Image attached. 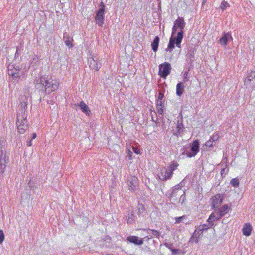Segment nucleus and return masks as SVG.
Segmentation results:
<instances>
[{"mask_svg": "<svg viewBox=\"0 0 255 255\" xmlns=\"http://www.w3.org/2000/svg\"><path fill=\"white\" fill-rule=\"evenodd\" d=\"M58 86L59 83L56 80L46 76H41L39 82L35 84L37 89L46 94H50L56 90Z\"/></svg>", "mask_w": 255, "mask_h": 255, "instance_id": "nucleus-1", "label": "nucleus"}, {"mask_svg": "<svg viewBox=\"0 0 255 255\" xmlns=\"http://www.w3.org/2000/svg\"><path fill=\"white\" fill-rule=\"evenodd\" d=\"M178 166L179 164L177 162L172 161L167 168L165 167L161 168L158 173L159 178L162 181L170 179L172 177L173 171Z\"/></svg>", "mask_w": 255, "mask_h": 255, "instance_id": "nucleus-2", "label": "nucleus"}, {"mask_svg": "<svg viewBox=\"0 0 255 255\" xmlns=\"http://www.w3.org/2000/svg\"><path fill=\"white\" fill-rule=\"evenodd\" d=\"M9 162V154L6 150L4 144L0 143V174H2Z\"/></svg>", "mask_w": 255, "mask_h": 255, "instance_id": "nucleus-3", "label": "nucleus"}, {"mask_svg": "<svg viewBox=\"0 0 255 255\" xmlns=\"http://www.w3.org/2000/svg\"><path fill=\"white\" fill-rule=\"evenodd\" d=\"M7 69L8 75L12 78L13 82L15 81V79H19L23 74L21 68L13 64H9Z\"/></svg>", "mask_w": 255, "mask_h": 255, "instance_id": "nucleus-4", "label": "nucleus"}, {"mask_svg": "<svg viewBox=\"0 0 255 255\" xmlns=\"http://www.w3.org/2000/svg\"><path fill=\"white\" fill-rule=\"evenodd\" d=\"M88 65L89 67L98 71L102 66L101 60L97 54H93L88 59Z\"/></svg>", "mask_w": 255, "mask_h": 255, "instance_id": "nucleus-5", "label": "nucleus"}, {"mask_svg": "<svg viewBox=\"0 0 255 255\" xmlns=\"http://www.w3.org/2000/svg\"><path fill=\"white\" fill-rule=\"evenodd\" d=\"M183 192L181 187L179 184L176 185L173 187L172 192L170 195L171 200L175 203H178L180 202L179 196Z\"/></svg>", "mask_w": 255, "mask_h": 255, "instance_id": "nucleus-6", "label": "nucleus"}, {"mask_svg": "<svg viewBox=\"0 0 255 255\" xmlns=\"http://www.w3.org/2000/svg\"><path fill=\"white\" fill-rule=\"evenodd\" d=\"M105 8V6L103 2H102L100 4V8L97 11L95 17L96 22L100 26H102L104 23Z\"/></svg>", "mask_w": 255, "mask_h": 255, "instance_id": "nucleus-7", "label": "nucleus"}, {"mask_svg": "<svg viewBox=\"0 0 255 255\" xmlns=\"http://www.w3.org/2000/svg\"><path fill=\"white\" fill-rule=\"evenodd\" d=\"M171 65L169 63L165 62L159 66V75L162 78H166L170 74Z\"/></svg>", "mask_w": 255, "mask_h": 255, "instance_id": "nucleus-8", "label": "nucleus"}, {"mask_svg": "<svg viewBox=\"0 0 255 255\" xmlns=\"http://www.w3.org/2000/svg\"><path fill=\"white\" fill-rule=\"evenodd\" d=\"M27 102L23 100V102H21L19 105V110L17 111V119L20 120H24V118H27V114L25 111L27 109Z\"/></svg>", "mask_w": 255, "mask_h": 255, "instance_id": "nucleus-9", "label": "nucleus"}, {"mask_svg": "<svg viewBox=\"0 0 255 255\" xmlns=\"http://www.w3.org/2000/svg\"><path fill=\"white\" fill-rule=\"evenodd\" d=\"M16 124L18 131L20 134H24L28 128L26 118H24V120L17 119Z\"/></svg>", "mask_w": 255, "mask_h": 255, "instance_id": "nucleus-10", "label": "nucleus"}, {"mask_svg": "<svg viewBox=\"0 0 255 255\" xmlns=\"http://www.w3.org/2000/svg\"><path fill=\"white\" fill-rule=\"evenodd\" d=\"M185 26V23L183 17H179L174 22V26L172 28V34L173 35L176 32L177 29H180V31H183V30Z\"/></svg>", "mask_w": 255, "mask_h": 255, "instance_id": "nucleus-11", "label": "nucleus"}, {"mask_svg": "<svg viewBox=\"0 0 255 255\" xmlns=\"http://www.w3.org/2000/svg\"><path fill=\"white\" fill-rule=\"evenodd\" d=\"M191 151L192 152H186L185 154L187 157L191 158L194 157L199 151V142L198 140H194L191 147Z\"/></svg>", "mask_w": 255, "mask_h": 255, "instance_id": "nucleus-12", "label": "nucleus"}, {"mask_svg": "<svg viewBox=\"0 0 255 255\" xmlns=\"http://www.w3.org/2000/svg\"><path fill=\"white\" fill-rule=\"evenodd\" d=\"M222 200V197L219 194H216L212 198V208L215 211L221 205Z\"/></svg>", "mask_w": 255, "mask_h": 255, "instance_id": "nucleus-13", "label": "nucleus"}, {"mask_svg": "<svg viewBox=\"0 0 255 255\" xmlns=\"http://www.w3.org/2000/svg\"><path fill=\"white\" fill-rule=\"evenodd\" d=\"M254 79L255 80V71H252L248 74L247 77L244 80V84L247 87H252L251 81H253Z\"/></svg>", "mask_w": 255, "mask_h": 255, "instance_id": "nucleus-14", "label": "nucleus"}, {"mask_svg": "<svg viewBox=\"0 0 255 255\" xmlns=\"http://www.w3.org/2000/svg\"><path fill=\"white\" fill-rule=\"evenodd\" d=\"M126 241H128L131 243H133L135 245H141L143 243V240L142 238H139L135 236H129L127 239Z\"/></svg>", "mask_w": 255, "mask_h": 255, "instance_id": "nucleus-15", "label": "nucleus"}, {"mask_svg": "<svg viewBox=\"0 0 255 255\" xmlns=\"http://www.w3.org/2000/svg\"><path fill=\"white\" fill-rule=\"evenodd\" d=\"M230 40H232L233 38L231 34L229 32H227L224 33L223 36L219 39V41L222 45L226 46L228 41Z\"/></svg>", "mask_w": 255, "mask_h": 255, "instance_id": "nucleus-16", "label": "nucleus"}, {"mask_svg": "<svg viewBox=\"0 0 255 255\" xmlns=\"http://www.w3.org/2000/svg\"><path fill=\"white\" fill-rule=\"evenodd\" d=\"M63 39L67 46L69 48H72L73 47V44L72 42L73 41V37H71L68 33H64Z\"/></svg>", "mask_w": 255, "mask_h": 255, "instance_id": "nucleus-17", "label": "nucleus"}, {"mask_svg": "<svg viewBox=\"0 0 255 255\" xmlns=\"http://www.w3.org/2000/svg\"><path fill=\"white\" fill-rule=\"evenodd\" d=\"M137 178L133 177L131 179L128 181V189L130 191H134L135 190L136 188Z\"/></svg>", "mask_w": 255, "mask_h": 255, "instance_id": "nucleus-18", "label": "nucleus"}, {"mask_svg": "<svg viewBox=\"0 0 255 255\" xmlns=\"http://www.w3.org/2000/svg\"><path fill=\"white\" fill-rule=\"evenodd\" d=\"M202 231H199V228L198 227L196 228V229L194 231V232L193 233L192 237L190 239L191 242H195V243H198L199 241V240L198 239V238L202 234Z\"/></svg>", "mask_w": 255, "mask_h": 255, "instance_id": "nucleus-19", "label": "nucleus"}, {"mask_svg": "<svg viewBox=\"0 0 255 255\" xmlns=\"http://www.w3.org/2000/svg\"><path fill=\"white\" fill-rule=\"evenodd\" d=\"M229 209L230 207L227 204H225L223 205L221 208H218L219 212L217 213V215H219V218H221L223 216H224L226 213L228 212Z\"/></svg>", "mask_w": 255, "mask_h": 255, "instance_id": "nucleus-20", "label": "nucleus"}, {"mask_svg": "<svg viewBox=\"0 0 255 255\" xmlns=\"http://www.w3.org/2000/svg\"><path fill=\"white\" fill-rule=\"evenodd\" d=\"M77 106L80 107V109L83 113L87 115H90V110L88 106L83 101H81L80 104H77Z\"/></svg>", "mask_w": 255, "mask_h": 255, "instance_id": "nucleus-21", "label": "nucleus"}, {"mask_svg": "<svg viewBox=\"0 0 255 255\" xmlns=\"http://www.w3.org/2000/svg\"><path fill=\"white\" fill-rule=\"evenodd\" d=\"M252 228L250 223H246L243 228V235L248 236L250 235Z\"/></svg>", "mask_w": 255, "mask_h": 255, "instance_id": "nucleus-22", "label": "nucleus"}, {"mask_svg": "<svg viewBox=\"0 0 255 255\" xmlns=\"http://www.w3.org/2000/svg\"><path fill=\"white\" fill-rule=\"evenodd\" d=\"M220 218H219V215L218 216H216L215 214V213H212L211 215H210L209 217L207 219V222L211 224V226H214V221H218L219 220Z\"/></svg>", "mask_w": 255, "mask_h": 255, "instance_id": "nucleus-23", "label": "nucleus"}, {"mask_svg": "<svg viewBox=\"0 0 255 255\" xmlns=\"http://www.w3.org/2000/svg\"><path fill=\"white\" fill-rule=\"evenodd\" d=\"M175 41L176 37H173V35H172V36L170 37L169 40L168 47L165 50L167 52L169 51L170 52H171V50L175 47Z\"/></svg>", "mask_w": 255, "mask_h": 255, "instance_id": "nucleus-24", "label": "nucleus"}, {"mask_svg": "<svg viewBox=\"0 0 255 255\" xmlns=\"http://www.w3.org/2000/svg\"><path fill=\"white\" fill-rule=\"evenodd\" d=\"M183 31H180L176 37L175 44L178 48H181V43L183 37Z\"/></svg>", "mask_w": 255, "mask_h": 255, "instance_id": "nucleus-25", "label": "nucleus"}, {"mask_svg": "<svg viewBox=\"0 0 255 255\" xmlns=\"http://www.w3.org/2000/svg\"><path fill=\"white\" fill-rule=\"evenodd\" d=\"M159 37L158 36H156L153 41L151 43V47L153 51L154 52H156L158 50V48L159 46Z\"/></svg>", "mask_w": 255, "mask_h": 255, "instance_id": "nucleus-26", "label": "nucleus"}, {"mask_svg": "<svg viewBox=\"0 0 255 255\" xmlns=\"http://www.w3.org/2000/svg\"><path fill=\"white\" fill-rule=\"evenodd\" d=\"M184 86L183 83L182 82H179L177 84L176 86V94L178 96H181L184 92Z\"/></svg>", "mask_w": 255, "mask_h": 255, "instance_id": "nucleus-27", "label": "nucleus"}, {"mask_svg": "<svg viewBox=\"0 0 255 255\" xmlns=\"http://www.w3.org/2000/svg\"><path fill=\"white\" fill-rule=\"evenodd\" d=\"M177 131L176 133V135H179L183 131L184 129V126L183 125L182 121L178 120L176 127Z\"/></svg>", "mask_w": 255, "mask_h": 255, "instance_id": "nucleus-28", "label": "nucleus"}, {"mask_svg": "<svg viewBox=\"0 0 255 255\" xmlns=\"http://www.w3.org/2000/svg\"><path fill=\"white\" fill-rule=\"evenodd\" d=\"M145 207L142 204L139 203L137 206L136 213L139 216H141L145 211Z\"/></svg>", "mask_w": 255, "mask_h": 255, "instance_id": "nucleus-29", "label": "nucleus"}, {"mask_svg": "<svg viewBox=\"0 0 255 255\" xmlns=\"http://www.w3.org/2000/svg\"><path fill=\"white\" fill-rule=\"evenodd\" d=\"M147 232L148 234L152 237H156V238L159 237L160 232L157 230L148 228L147 230Z\"/></svg>", "mask_w": 255, "mask_h": 255, "instance_id": "nucleus-30", "label": "nucleus"}, {"mask_svg": "<svg viewBox=\"0 0 255 255\" xmlns=\"http://www.w3.org/2000/svg\"><path fill=\"white\" fill-rule=\"evenodd\" d=\"M230 7V5L227 2V1H226L225 0L223 1L221 5L220 6V8L222 10L224 11L226 8H229Z\"/></svg>", "mask_w": 255, "mask_h": 255, "instance_id": "nucleus-31", "label": "nucleus"}, {"mask_svg": "<svg viewBox=\"0 0 255 255\" xmlns=\"http://www.w3.org/2000/svg\"><path fill=\"white\" fill-rule=\"evenodd\" d=\"M134 215L132 213H129L127 216L126 219L128 223L130 224L134 221Z\"/></svg>", "mask_w": 255, "mask_h": 255, "instance_id": "nucleus-32", "label": "nucleus"}, {"mask_svg": "<svg viewBox=\"0 0 255 255\" xmlns=\"http://www.w3.org/2000/svg\"><path fill=\"white\" fill-rule=\"evenodd\" d=\"M213 226H211V224H204L201 225H200L198 227L199 228V231H204L211 228Z\"/></svg>", "mask_w": 255, "mask_h": 255, "instance_id": "nucleus-33", "label": "nucleus"}, {"mask_svg": "<svg viewBox=\"0 0 255 255\" xmlns=\"http://www.w3.org/2000/svg\"><path fill=\"white\" fill-rule=\"evenodd\" d=\"M231 184L235 187H238L239 186V180L236 178H233L231 181Z\"/></svg>", "mask_w": 255, "mask_h": 255, "instance_id": "nucleus-34", "label": "nucleus"}, {"mask_svg": "<svg viewBox=\"0 0 255 255\" xmlns=\"http://www.w3.org/2000/svg\"><path fill=\"white\" fill-rule=\"evenodd\" d=\"M205 145L207 147H213L215 144L214 142L211 139H210L205 143Z\"/></svg>", "mask_w": 255, "mask_h": 255, "instance_id": "nucleus-35", "label": "nucleus"}, {"mask_svg": "<svg viewBox=\"0 0 255 255\" xmlns=\"http://www.w3.org/2000/svg\"><path fill=\"white\" fill-rule=\"evenodd\" d=\"M219 138V136L217 134H213L210 139H211L215 144L216 141H217Z\"/></svg>", "mask_w": 255, "mask_h": 255, "instance_id": "nucleus-36", "label": "nucleus"}, {"mask_svg": "<svg viewBox=\"0 0 255 255\" xmlns=\"http://www.w3.org/2000/svg\"><path fill=\"white\" fill-rule=\"evenodd\" d=\"M164 100H157V108H159L160 107L162 108L164 104Z\"/></svg>", "mask_w": 255, "mask_h": 255, "instance_id": "nucleus-37", "label": "nucleus"}, {"mask_svg": "<svg viewBox=\"0 0 255 255\" xmlns=\"http://www.w3.org/2000/svg\"><path fill=\"white\" fill-rule=\"evenodd\" d=\"M4 239V234L2 230H0V244H1Z\"/></svg>", "mask_w": 255, "mask_h": 255, "instance_id": "nucleus-38", "label": "nucleus"}, {"mask_svg": "<svg viewBox=\"0 0 255 255\" xmlns=\"http://www.w3.org/2000/svg\"><path fill=\"white\" fill-rule=\"evenodd\" d=\"M126 153H127V156L128 157L129 159L131 160L132 152L130 149H128L126 150Z\"/></svg>", "mask_w": 255, "mask_h": 255, "instance_id": "nucleus-39", "label": "nucleus"}, {"mask_svg": "<svg viewBox=\"0 0 255 255\" xmlns=\"http://www.w3.org/2000/svg\"><path fill=\"white\" fill-rule=\"evenodd\" d=\"M188 72H186L184 73V75H183V82H186L188 81L189 80V77H188Z\"/></svg>", "mask_w": 255, "mask_h": 255, "instance_id": "nucleus-40", "label": "nucleus"}, {"mask_svg": "<svg viewBox=\"0 0 255 255\" xmlns=\"http://www.w3.org/2000/svg\"><path fill=\"white\" fill-rule=\"evenodd\" d=\"M185 193L184 191H183L182 193L181 194H180V195L179 196L180 201L182 200V203H183L185 199Z\"/></svg>", "mask_w": 255, "mask_h": 255, "instance_id": "nucleus-41", "label": "nucleus"}, {"mask_svg": "<svg viewBox=\"0 0 255 255\" xmlns=\"http://www.w3.org/2000/svg\"><path fill=\"white\" fill-rule=\"evenodd\" d=\"M163 98H164V94L162 92H160L159 93V94H158V96L157 100H163Z\"/></svg>", "mask_w": 255, "mask_h": 255, "instance_id": "nucleus-42", "label": "nucleus"}, {"mask_svg": "<svg viewBox=\"0 0 255 255\" xmlns=\"http://www.w3.org/2000/svg\"><path fill=\"white\" fill-rule=\"evenodd\" d=\"M171 250L173 254H180L181 253V251L178 249H172Z\"/></svg>", "mask_w": 255, "mask_h": 255, "instance_id": "nucleus-43", "label": "nucleus"}, {"mask_svg": "<svg viewBox=\"0 0 255 255\" xmlns=\"http://www.w3.org/2000/svg\"><path fill=\"white\" fill-rule=\"evenodd\" d=\"M24 96L25 97V98H26L27 97H29L30 96L29 87L25 90V91L24 92Z\"/></svg>", "mask_w": 255, "mask_h": 255, "instance_id": "nucleus-44", "label": "nucleus"}, {"mask_svg": "<svg viewBox=\"0 0 255 255\" xmlns=\"http://www.w3.org/2000/svg\"><path fill=\"white\" fill-rule=\"evenodd\" d=\"M132 150L137 154L140 153V150L137 148L132 147Z\"/></svg>", "mask_w": 255, "mask_h": 255, "instance_id": "nucleus-45", "label": "nucleus"}, {"mask_svg": "<svg viewBox=\"0 0 255 255\" xmlns=\"http://www.w3.org/2000/svg\"><path fill=\"white\" fill-rule=\"evenodd\" d=\"M183 219V216L179 217L176 219V223H179L181 222L182 219Z\"/></svg>", "mask_w": 255, "mask_h": 255, "instance_id": "nucleus-46", "label": "nucleus"}, {"mask_svg": "<svg viewBox=\"0 0 255 255\" xmlns=\"http://www.w3.org/2000/svg\"><path fill=\"white\" fill-rule=\"evenodd\" d=\"M158 109V113L160 114H162L163 111V109H162V108L161 107H160L159 108H157Z\"/></svg>", "mask_w": 255, "mask_h": 255, "instance_id": "nucleus-47", "label": "nucleus"}, {"mask_svg": "<svg viewBox=\"0 0 255 255\" xmlns=\"http://www.w3.org/2000/svg\"><path fill=\"white\" fill-rule=\"evenodd\" d=\"M32 140L30 139L29 141L27 142V146H31L32 145Z\"/></svg>", "mask_w": 255, "mask_h": 255, "instance_id": "nucleus-48", "label": "nucleus"}, {"mask_svg": "<svg viewBox=\"0 0 255 255\" xmlns=\"http://www.w3.org/2000/svg\"><path fill=\"white\" fill-rule=\"evenodd\" d=\"M36 137V134L35 133H33L32 135V137L31 138V140L35 139Z\"/></svg>", "mask_w": 255, "mask_h": 255, "instance_id": "nucleus-49", "label": "nucleus"}, {"mask_svg": "<svg viewBox=\"0 0 255 255\" xmlns=\"http://www.w3.org/2000/svg\"><path fill=\"white\" fill-rule=\"evenodd\" d=\"M33 61H35V63L38 62V58L37 57H35L33 59Z\"/></svg>", "mask_w": 255, "mask_h": 255, "instance_id": "nucleus-50", "label": "nucleus"}, {"mask_svg": "<svg viewBox=\"0 0 255 255\" xmlns=\"http://www.w3.org/2000/svg\"><path fill=\"white\" fill-rule=\"evenodd\" d=\"M206 2H207V0H203V2H202V5H205L206 4Z\"/></svg>", "mask_w": 255, "mask_h": 255, "instance_id": "nucleus-51", "label": "nucleus"}, {"mask_svg": "<svg viewBox=\"0 0 255 255\" xmlns=\"http://www.w3.org/2000/svg\"><path fill=\"white\" fill-rule=\"evenodd\" d=\"M224 171H225V169L224 168L222 169L221 171V174H222Z\"/></svg>", "mask_w": 255, "mask_h": 255, "instance_id": "nucleus-52", "label": "nucleus"}, {"mask_svg": "<svg viewBox=\"0 0 255 255\" xmlns=\"http://www.w3.org/2000/svg\"><path fill=\"white\" fill-rule=\"evenodd\" d=\"M224 160H226V162L227 161V157H225V159Z\"/></svg>", "mask_w": 255, "mask_h": 255, "instance_id": "nucleus-53", "label": "nucleus"}, {"mask_svg": "<svg viewBox=\"0 0 255 255\" xmlns=\"http://www.w3.org/2000/svg\"><path fill=\"white\" fill-rule=\"evenodd\" d=\"M104 255H110V254H105Z\"/></svg>", "mask_w": 255, "mask_h": 255, "instance_id": "nucleus-54", "label": "nucleus"}, {"mask_svg": "<svg viewBox=\"0 0 255 255\" xmlns=\"http://www.w3.org/2000/svg\"><path fill=\"white\" fill-rule=\"evenodd\" d=\"M17 53H18V50H16V54H17Z\"/></svg>", "mask_w": 255, "mask_h": 255, "instance_id": "nucleus-55", "label": "nucleus"}]
</instances>
